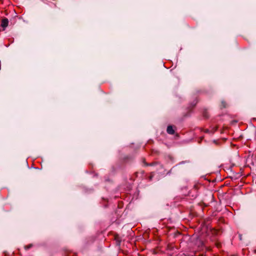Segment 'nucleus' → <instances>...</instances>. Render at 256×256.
<instances>
[{"label":"nucleus","mask_w":256,"mask_h":256,"mask_svg":"<svg viewBox=\"0 0 256 256\" xmlns=\"http://www.w3.org/2000/svg\"><path fill=\"white\" fill-rule=\"evenodd\" d=\"M8 20L6 18H2L1 21V26L5 29L8 26Z\"/></svg>","instance_id":"f257e3e1"},{"label":"nucleus","mask_w":256,"mask_h":256,"mask_svg":"<svg viewBox=\"0 0 256 256\" xmlns=\"http://www.w3.org/2000/svg\"><path fill=\"white\" fill-rule=\"evenodd\" d=\"M166 130H167L168 133L169 134H174V131L172 128V127L170 126H168Z\"/></svg>","instance_id":"f03ea898"}]
</instances>
